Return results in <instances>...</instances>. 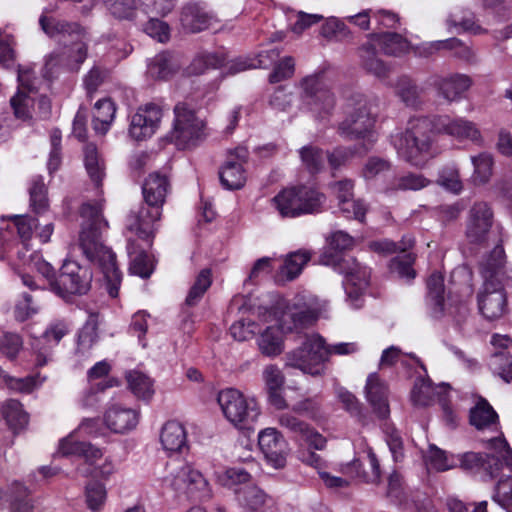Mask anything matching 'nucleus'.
I'll use <instances>...</instances> for the list:
<instances>
[{
  "label": "nucleus",
  "mask_w": 512,
  "mask_h": 512,
  "mask_svg": "<svg viewBox=\"0 0 512 512\" xmlns=\"http://www.w3.org/2000/svg\"><path fill=\"white\" fill-rule=\"evenodd\" d=\"M446 134L458 141L482 143V135L477 125L463 117L439 116L430 120L427 117L411 118L405 131L391 136V143L399 158L410 165L423 168L433 157V132Z\"/></svg>",
  "instance_id": "nucleus-1"
},
{
  "label": "nucleus",
  "mask_w": 512,
  "mask_h": 512,
  "mask_svg": "<svg viewBox=\"0 0 512 512\" xmlns=\"http://www.w3.org/2000/svg\"><path fill=\"white\" fill-rule=\"evenodd\" d=\"M80 213L83 219L79 236L80 248L86 258L100 268L105 289L110 297L116 298L122 273L117 266L115 253L100 241L102 230L107 227L102 216V206L99 202L84 203Z\"/></svg>",
  "instance_id": "nucleus-2"
},
{
  "label": "nucleus",
  "mask_w": 512,
  "mask_h": 512,
  "mask_svg": "<svg viewBox=\"0 0 512 512\" xmlns=\"http://www.w3.org/2000/svg\"><path fill=\"white\" fill-rule=\"evenodd\" d=\"M505 262L504 248L501 243H497L481 263L484 283L478 294V306L481 314L489 320L500 318L506 310Z\"/></svg>",
  "instance_id": "nucleus-3"
},
{
  "label": "nucleus",
  "mask_w": 512,
  "mask_h": 512,
  "mask_svg": "<svg viewBox=\"0 0 512 512\" xmlns=\"http://www.w3.org/2000/svg\"><path fill=\"white\" fill-rule=\"evenodd\" d=\"M39 24L44 33L50 38L70 37L76 42L70 48L67 59L60 53H51L44 65V78L51 79L57 66L65 65L71 69L78 68L87 58L86 32L77 22H69L42 14Z\"/></svg>",
  "instance_id": "nucleus-4"
},
{
  "label": "nucleus",
  "mask_w": 512,
  "mask_h": 512,
  "mask_svg": "<svg viewBox=\"0 0 512 512\" xmlns=\"http://www.w3.org/2000/svg\"><path fill=\"white\" fill-rule=\"evenodd\" d=\"M317 319V312L308 306L304 297L297 295L286 306L280 319V327H268L259 337L260 351L269 357L279 355L283 349V332L300 331L312 325Z\"/></svg>",
  "instance_id": "nucleus-5"
},
{
  "label": "nucleus",
  "mask_w": 512,
  "mask_h": 512,
  "mask_svg": "<svg viewBox=\"0 0 512 512\" xmlns=\"http://www.w3.org/2000/svg\"><path fill=\"white\" fill-rule=\"evenodd\" d=\"M325 202L324 193L307 185L284 188L271 199V205L280 217L291 219L321 213Z\"/></svg>",
  "instance_id": "nucleus-6"
},
{
  "label": "nucleus",
  "mask_w": 512,
  "mask_h": 512,
  "mask_svg": "<svg viewBox=\"0 0 512 512\" xmlns=\"http://www.w3.org/2000/svg\"><path fill=\"white\" fill-rule=\"evenodd\" d=\"M162 488L179 500H201L209 497L208 482L200 471L188 463L172 462L166 467Z\"/></svg>",
  "instance_id": "nucleus-7"
},
{
  "label": "nucleus",
  "mask_w": 512,
  "mask_h": 512,
  "mask_svg": "<svg viewBox=\"0 0 512 512\" xmlns=\"http://www.w3.org/2000/svg\"><path fill=\"white\" fill-rule=\"evenodd\" d=\"M217 403L225 419L234 428L254 430L261 415V407L254 397H247L236 388H225L218 392Z\"/></svg>",
  "instance_id": "nucleus-8"
},
{
  "label": "nucleus",
  "mask_w": 512,
  "mask_h": 512,
  "mask_svg": "<svg viewBox=\"0 0 512 512\" xmlns=\"http://www.w3.org/2000/svg\"><path fill=\"white\" fill-rule=\"evenodd\" d=\"M58 451L63 456H77L84 459V464L77 467V472L83 477L108 480L116 471L115 463L110 457L97 465L103 457V451L89 442L75 440L73 433L59 442Z\"/></svg>",
  "instance_id": "nucleus-9"
},
{
  "label": "nucleus",
  "mask_w": 512,
  "mask_h": 512,
  "mask_svg": "<svg viewBox=\"0 0 512 512\" xmlns=\"http://www.w3.org/2000/svg\"><path fill=\"white\" fill-rule=\"evenodd\" d=\"M173 112L172 129L166 135V139L175 144L178 149L194 147L206 138L205 122L187 103H177Z\"/></svg>",
  "instance_id": "nucleus-10"
},
{
  "label": "nucleus",
  "mask_w": 512,
  "mask_h": 512,
  "mask_svg": "<svg viewBox=\"0 0 512 512\" xmlns=\"http://www.w3.org/2000/svg\"><path fill=\"white\" fill-rule=\"evenodd\" d=\"M329 358L328 346L319 334L306 335L301 346L287 353L286 365L312 376L322 375Z\"/></svg>",
  "instance_id": "nucleus-11"
},
{
  "label": "nucleus",
  "mask_w": 512,
  "mask_h": 512,
  "mask_svg": "<svg viewBox=\"0 0 512 512\" xmlns=\"http://www.w3.org/2000/svg\"><path fill=\"white\" fill-rule=\"evenodd\" d=\"M300 88L303 104L316 117L325 118L333 111L335 96L329 88L324 70L304 77Z\"/></svg>",
  "instance_id": "nucleus-12"
},
{
  "label": "nucleus",
  "mask_w": 512,
  "mask_h": 512,
  "mask_svg": "<svg viewBox=\"0 0 512 512\" xmlns=\"http://www.w3.org/2000/svg\"><path fill=\"white\" fill-rule=\"evenodd\" d=\"M376 122V111L371 101L364 96H357L354 108L345 120L339 124V134L349 140L368 137L374 142L373 129Z\"/></svg>",
  "instance_id": "nucleus-13"
},
{
  "label": "nucleus",
  "mask_w": 512,
  "mask_h": 512,
  "mask_svg": "<svg viewBox=\"0 0 512 512\" xmlns=\"http://www.w3.org/2000/svg\"><path fill=\"white\" fill-rule=\"evenodd\" d=\"M426 303L434 318L450 315L460 320L467 313L464 301H453L452 297H445L444 276L440 272H433L426 282Z\"/></svg>",
  "instance_id": "nucleus-14"
},
{
  "label": "nucleus",
  "mask_w": 512,
  "mask_h": 512,
  "mask_svg": "<svg viewBox=\"0 0 512 512\" xmlns=\"http://www.w3.org/2000/svg\"><path fill=\"white\" fill-rule=\"evenodd\" d=\"M92 272L89 268L79 265L76 261H65L51 289L66 299L72 295L86 294L91 286Z\"/></svg>",
  "instance_id": "nucleus-15"
},
{
  "label": "nucleus",
  "mask_w": 512,
  "mask_h": 512,
  "mask_svg": "<svg viewBox=\"0 0 512 512\" xmlns=\"http://www.w3.org/2000/svg\"><path fill=\"white\" fill-rule=\"evenodd\" d=\"M336 270L345 275L343 286L352 307L360 308L363 293L369 285L370 269L348 257L338 261Z\"/></svg>",
  "instance_id": "nucleus-16"
},
{
  "label": "nucleus",
  "mask_w": 512,
  "mask_h": 512,
  "mask_svg": "<svg viewBox=\"0 0 512 512\" xmlns=\"http://www.w3.org/2000/svg\"><path fill=\"white\" fill-rule=\"evenodd\" d=\"M19 87L17 93L11 98L10 104L17 118L27 120L31 118L34 106V94L38 91L40 80L35 76L32 67H19Z\"/></svg>",
  "instance_id": "nucleus-17"
},
{
  "label": "nucleus",
  "mask_w": 512,
  "mask_h": 512,
  "mask_svg": "<svg viewBox=\"0 0 512 512\" xmlns=\"http://www.w3.org/2000/svg\"><path fill=\"white\" fill-rule=\"evenodd\" d=\"M162 118L160 106L147 103L131 117L129 135L136 141L150 138L158 129Z\"/></svg>",
  "instance_id": "nucleus-18"
},
{
  "label": "nucleus",
  "mask_w": 512,
  "mask_h": 512,
  "mask_svg": "<svg viewBox=\"0 0 512 512\" xmlns=\"http://www.w3.org/2000/svg\"><path fill=\"white\" fill-rule=\"evenodd\" d=\"M493 227V211L486 202H476L470 209L466 227L469 242L482 244Z\"/></svg>",
  "instance_id": "nucleus-19"
},
{
  "label": "nucleus",
  "mask_w": 512,
  "mask_h": 512,
  "mask_svg": "<svg viewBox=\"0 0 512 512\" xmlns=\"http://www.w3.org/2000/svg\"><path fill=\"white\" fill-rule=\"evenodd\" d=\"M160 217L159 207L145 203L130 211L127 216V228L139 238L148 239L154 234V224Z\"/></svg>",
  "instance_id": "nucleus-20"
},
{
  "label": "nucleus",
  "mask_w": 512,
  "mask_h": 512,
  "mask_svg": "<svg viewBox=\"0 0 512 512\" xmlns=\"http://www.w3.org/2000/svg\"><path fill=\"white\" fill-rule=\"evenodd\" d=\"M258 445L266 460L274 468H282L286 463V441L275 428H266L258 435Z\"/></svg>",
  "instance_id": "nucleus-21"
},
{
  "label": "nucleus",
  "mask_w": 512,
  "mask_h": 512,
  "mask_svg": "<svg viewBox=\"0 0 512 512\" xmlns=\"http://www.w3.org/2000/svg\"><path fill=\"white\" fill-rule=\"evenodd\" d=\"M140 416L139 409L114 404L105 412L104 423L112 432L125 434L137 427Z\"/></svg>",
  "instance_id": "nucleus-22"
},
{
  "label": "nucleus",
  "mask_w": 512,
  "mask_h": 512,
  "mask_svg": "<svg viewBox=\"0 0 512 512\" xmlns=\"http://www.w3.org/2000/svg\"><path fill=\"white\" fill-rule=\"evenodd\" d=\"M238 504L247 512H276L275 500L256 485L245 486L244 490H237Z\"/></svg>",
  "instance_id": "nucleus-23"
},
{
  "label": "nucleus",
  "mask_w": 512,
  "mask_h": 512,
  "mask_svg": "<svg viewBox=\"0 0 512 512\" xmlns=\"http://www.w3.org/2000/svg\"><path fill=\"white\" fill-rule=\"evenodd\" d=\"M433 85L444 99L453 102L459 100L462 94L469 89L471 79L464 74L437 76Z\"/></svg>",
  "instance_id": "nucleus-24"
},
{
  "label": "nucleus",
  "mask_w": 512,
  "mask_h": 512,
  "mask_svg": "<svg viewBox=\"0 0 512 512\" xmlns=\"http://www.w3.org/2000/svg\"><path fill=\"white\" fill-rule=\"evenodd\" d=\"M366 397L374 411L380 418H386L389 413V404L387 398V387L376 373H371L366 381Z\"/></svg>",
  "instance_id": "nucleus-25"
},
{
  "label": "nucleus",
  "mask_w": 512,
  "mask_h": 512,
  "mask_svg": "<svg viewBox=\"0 0 512 512\" xmlns=\"http://www.w3.org/2000/svg\"><path fill=\"white\" fill-rule=\"evenodd\" d=\"M213 16L198 4H187L181 10L182 28L190 33H197L210 27Z\"/></svg>",
  "instance_id": "nucleus-26"
},
{
  "label": "nucleus",
  "mask_w": 512,
  "mask_h": 512,
  "mask_svg": "<svg viewBox=\"0 0 512 512\" xmlns=\"http://www.w3.org/2000/svg\"><path fill=\"white\" fill-rule=\"evenodd\" d=\"M170 184L165 175L159 173L150 174L143 186L142 192L146 204L162 208L166 195L168 193Z\"/></svg>",
  "instance_id": "nucleus-27"
},
{
  "label": "nucleus",
  "mask_w": 512,
  "mask_h": 512,
  "mask_svg": "<svg viewBox=\"0 0 512 512\" xmlns=\"http://www.w3.org/2000/svg\"><path fill=\"white\" fill-rule=\"evenodd\" d=\"M219 177L222 186L228 190L242 188L247 179L243 161L234 156L229 157L220 168Z\"/></svg>",
  "instance_id": "nucleus-28"
},
{
  "label": "nucleus",
  "mask_w": 512,
  "mask_h": 512,
  "mask_svg": "<svg viewBox=\"0 0 512 512\" xmlns=\"http://www.w3.org/2000/svg\"><path fill=\"white\" fill-rule=\"evenodd\" d=\"M361 67L369 74L379 79H386L390 74V67L377 56L375 46L368 42L358 49Z\"/></svg>",
  "instance_id": "nucleus-29"
},
{
  "label": "nucleus",
  "mask_w": 512,
  "mask_h": 512,
  "mask_svg": "<svg viewBox=\"0 0 512 512\" xmlns=\"http://www.w3.org/2000/svg\"><path fill=\"white\" fill-rule=\"evenodd\" d=\"M160 442L167 452H181L187 445V433L184 426L174 420L166 422L161 429Z\"/></svg>",
  "instance_id": "nucleus-30"
},
{
  "label": "nucleus",
  "mask_w": 512,
  "mask_h": 512,
  "mask_svg": "<svg viewBox=\"0 0 512 512\" xmlns=\"http://www.w3.org/2000/svg\"><path fill=\"white\" fill-rule=\"evenodd\" d=\"M181 67L179 57L170 52H162L151 59L148 73L157 79H168Z\"/></svg>",
  "instance_id": "nucleus-31"
},
{
  "label": "nucleus",
  "mask_w": 512,
  "mask_h": 512,
  "mask_svg": "<svg viewBox=\"0 0 512 512\" xmlns=\"http://www.w3.org/2000/svg\"><path fill=\"white\" fill-rule=\"evenodd\" d=\"M369 38L381 48L384 54L389 56H400L410 49L409 41L398 33H373Z\"/></svg>",
  "instance_id": "nucleus-32"
},
{
  "label": "nucleus",
  "mask_w": 512,
  "mask_h": 512,
  "mask_svg": "<svg viewBox=\"0 0 512 512\" xmlns=\"http://www.w3.org/2000/svg\"><path fill=\"white\" fill-rule=\"evenodd\" d=\"M99 315L92 313L78 333L76 353L85 357L98 342Z\"/></svg>",
  "instance_id": "nucleus-33"
},
{
  "label": "nucleus",
  "mask_w": 512,
  "mask_h": 512,
  "mask_svg": "<svg viewBox=\"0 0 512 512\" xmlns=\"http://www.w3.org/2000/svg\"><path fill=\"white\" fill-rule=\"evenodd\" d=\"M311 254L306 250H298L287 255L284 265L278 273L279 281H292L297 278L304 266L310 261Z\"/></svg>",
  "instance_id": "nucleus-34"
},
{
  "label": "nucleus",
  "mask_w": 512,
  "mask_h": 512,
  "mask_svg": "<svg viewBox=\"0 0 512 512\" xmlns=\"http://www.w3.org/2000/svg\"><path fill=\"white\" fill-rule=\"evenodd\" d=\"M218 482L228 489L234 491L237 497V490H244L245 486L252 485L251 474L242 467H230L217 474Z\"/></svg>",
  "instance_id": "nucleus-35"
},
{
  "label": "nucleus",
  "mask_w": 512,
  "mask_h": 512,
  "mask_svg": "<svg viewBox=\"0 0 512 512\" xmlns=\"http://www.w3.org/2000/svg\"><path fill=\"white\" fill-rule=\"evenodd\" d=\"M125 378L129 389L138 399L151 400L155 390L154 382L148 375L137 370H131L126 373Z\"/></svg>",
  "instance_id": "nucleus-36"
},
{
  "label": "nucleus",
  "mask_w": 512,
  "mask_h": 512,
  "mask_svg": "<svg viewBox=\"0 0 512 512\" xmlns=\"http://www.w3.org/2000/svg\"><path fill=\"white\" fill-rule=\"evenodd\" d=\"M116 108L114 103L107 98L98 100L94 106L93 129L95 132L105 134L115 117Z\"/></svg>",
  "instance_id": "nucleus-37"
},
{
  "label": "nucleus",
  "mask_w": 512,
  "mask_h": 512,
  "mask_svg": "<svg viewBox=\"0 0 512 512\" xmlns=\"http://www.w3.org/2000/svg\"><path fill=\"white\" fill-rule=\"evenodd\" d=\"M498 415L493 407L481 399L470 411V423L478 430L491 428L497 425Z\"/></svg>",
  "instance_id": "nucleus-38"
},
{
  "label": "nucleus",
  "mask_w": 512,
  "mask_h": 512,
  "mask_svg": "<svg viewBox=\"0 0 512 512\" xmlns=\"http://www.w3.org/2000/svg\"><path fill=\"white\" fill-rule=\"evenodd\" d=\"M7 425L14 431L24 429L28 424V414L23 410L22 404L17 400L6 401L1 409Z\"/></svg>",
  "instance_id": "nucleus-39"
},
{
  "label": "nucleus",
  "mask_w": 512,
  "mask_h": 512,
  "mask_svg": "<svg viewBox=\"0 0 512 512\" xmlns=\"http://www.w3.org/2000/svg\"><path fill=\"white\" fill-rule=\"evenodd\" d=\"M431 181L419 173H407L395 178L385 189L386 193L396 191H417L429 186Z\"/></svg>",
  "instance_id": "nucleus-40"
},
{
  "label": "nucleus",
  "mask_w": 512,
  "mask_h": 512,
  "mask_svg": "<svg viewBox=\"0 0 512 512\" xmlns=\"http://www.w3.org/2000/svg\"><path fill=\"white\" fill-rule=\"evenodd\" d=\"M299 155L304 168L310 174L321 172L326 163V152L314 145L303 146L299 149Z\"/></svg>",
  "instance_id": "nucleus-41"
},
{
  "label": "nucleus",
  "mask_w": 512,
  "mask_h": 512,
  "mask_svg": "<svg viewBox=\"0 0 512 512\" xmlns=\"http://www.w3.org/2000/svg\"><path fill=\"white\" fill-rule=\"evenodd\" d=\"M111 15L120 20H136L138 18L139 0H105Z\"/></svg>",
  "instance_id": "nucleus-42"
},
{
  "label": "nucleus",
  "mask_w": 512,
  "mask_h": 512,
  "mask_svg": "<svg viewBox=\"0 0 512 512\" xmlns=\"http://www.w3.org/2000/svg\"><path fill=\"white\" fill-rule=\"evenodd\" d=\"M489 368L492 373L506 383L512 381V355L507 351L494 352L489 360Z\"/></svg>",
  "instance_id": "nucleus-43"
},
{
  "label": "nucleus",
  "mask_w": 512,
  "mask_h": 512,
  "mask_svg": "<svg viewBox=\"0 0 512 512\" xmlns=\"http://www.w3.org/2000/svg\"><path fill=\"white\" fill-rule=\"evenodd\" d=\"M84 495L89 510L99 512L103 509L107 499V490L104 484L99 481L88 482L85 486Z\"/></svg>",
  "instance_id": "nucleus-44"
},
{
  "label": "nucleus",
  "mask_w": 512,
  "mask_h": 512,
  "mask_svg": "<svg viewBox=\"0 0 512 512\" xmlns=\"http://www.w3.org/2000/svg\"><path fill=\"white\" fill-rule=\"evenodd\" d=\"M437 184L454 194L461 192L463 185L456 164L449 163L439 170Z\"/></svg>",
  "instance_id": "nucleus-45"
},
{
  "label": "nucleus",
  "mask_w": 512,
  "mask_h": 512,
  "mask_svg": "<svg viewBox=\"0 0 512 512\" xmlns=\"http://www.w3.org/2000/svg\"><path fill=\"white\" fill-rule=\"evenodd\" d=\"M84 163L91 180L99 185L104 177V165L99 158L95 145L87 144L85 146Z\"/></svg>",
  "instance_id": "nucleus-46"
},
{
  "label": "nucleus",
  "mask_w": 512,
  "mask_h": 512,
  "mask_svg": "<svg viewBox=\"0 0 512 512\" xmlns=\"http://www.w3.org/2000/svg\"><path fill=\"white\" fill-rule=\"evenodd\" d=\"M425 460L429 468L438 472L447 471L457 466V461L454 456L448 457L445 451L435 445L429 446Z\"/></svg>",
  "instance_id": "nucleus-47"
},
{
  "label": "nucleus",
  "mask_w": 512,
  "mask_h": 512,
  "mask_svg": "<svg viewBox=\"0 0 512 512\" xmlns=\"http://www.w3.org/2000/svg\"><path fill=\"white\" fill-rule=\"evenodd\" d=\"M395 91L406 106L414 107L418 104L419 89L410 77L400 76L395 83Z\"/></svg>",
  "instance_id": "nucleus-48"
},
{
  "label": "nucleus",
  "mask_w": 512,
  "mask_h": 512,
  "mask_svg": "<svg viewBox=\"0 0 512 512\" xmlns=\"http://www.w3.org/2000/svg\"><path fill=\"white\" fill-rule=\"evenodd\" d=\"M212 284L211 270L203 269L198 274L194 284L190 288L186 297V304L188 306H195L202 299L206 291Z\"/></svg>",
  "instance_id": "nucleus-49"
},
{
  "label": "nucleus",
  "mask_w": 512,
  "mask_h": 512,
  "mask_svg": "<svg viewBox=\"0 0 512 512\" xmlns=\"http://www.w3.org/2000/svg\"><path fill=\"white\" fill-rule=\"evenodd\" d=\"M401 253L390 261V270L397 273L400 278L411 281L416 277V271L413 269L415 256L407 250Z\"/></svg>",
  "instance_id": "nucleus-50"
},
{
  "label": "nucleus",
  "mask_w": 512,
  "mask_h": 512,
  "mask_svg": "<svg viewBox=\"0 0 512 512\" xmlns=\"http://www.w3.org/2000/svg\"><path fill=\"white\" fill-rule=\"evenodd\" d=\"M225 62V57L222 54L215 52H204L198 54L190 65V70L194 74H201L206 69L218 68Z\"/></svg>",
  "instance_id": "nucleus-51"
},
{
  "label": "nucleus",
  "mask_w": 512,
  "mask_h": 512,
  "mask_svg": "<svg viewBox=\"0 0 512 512\" xmlns=\"http://www.w3.org/2000/svg\"><path fill=\"white\" fill-rule=\"evenodd\" d=\"M175 7V0H139V11L145 16H167Z\"/></svg>",
  "instance_id": "nucleus-52"
},
{
  "label": "nucleus",
  "mask_w": 512,
  "mask_h": 512,
  "mask_svg": "<svg viewBox=\"0 0 512 512\" xmlns=\"http://www.w3.org/2000/svg\"><path fill=\"white\" fill-rule=\"evenodd\" d=\"M391 162L387 159L372 156L370 157L362 168V176L365 180H375L380 176H384L391 170Z\"/></svg>",
  "instance_id": "nucleus-53"
},
{
  "label": "nucleus",
  "mask_w": 512,
  "mask_h": 512,
  "mask_svg": "<svg viewBox=\"0 0 512 512\" xmlns=\"http://www.w3.org/2000/svg\"><path fill=\"white\" fill-rule=\"evenodd\" d=\"M434 399V389L429 380L419 378L416 380L411 392V401L417 406H428Z\"/></svg>",
  "instance_id": "nucleus-54"
},
{
  "label": "nucleus",
  "mask_w": 512,
  "mask_h": 512,
  "mask_svg": "<svg viewBox=\"0 0 512 512\" xmlns=\"http://www.w3.org/2000/svg\"><path fill=\"white\" fill-rule=\"evenodd\" d=\"M148 21L144 25V32L151 38L156 39L158 42L165 43L170 38L169 25L160 20V16H147Z\"/></svg>",
  "instance_id": "nucleus-55"
},
{
  "label": "nucleus",
  "mask_w": 512,
  "mask_h": 512,
  "mask_svg": "<svg viewBox=\"0 0 512 512\" xmlns=\"http://www.w3.org/2000/svg\"><path fill=\"white\" fill-rule=\"evenodd\" d=\"M471 161L474 166L476 180L482 184L486 183L492 175V156L488 153H481L477 156H472Z\"/></svg>",
  "instance_id": "nucleus-56"
},
{
  "label": "nucleus",
  "mask_w": 512,
  "mask_h": 512,
  "mask_svg": "<svg viewBox=\"0 0 512 512\" xmlns=\"http://www.w3.org/2000/svg\"><path fill=\"white\" fill-rule=\"evenodd\" d=\"M492 500L503 509H509L512 506V476L497 482Z\"/></svg>",
  "instance_id": "nucleus-57"
},
{
  "label": "nucleus",
  "mask_w": 512,
  "mask_h": 512,
  "mask_svg": "<svg viewBox=\"0 0 512 512\" xmlns=\"http://www.w3.org/2000/svg\"><path fill=\"white\" fill-rule=\"evenodd\" d=\"M454 457L457 461V465L459 464L463 470L469 472H480L482 466H485V454L482 453L466 452Z\"/></svg>",
  "instance_id": "nucleus-58"
},
{
  "label": "nucleus",
  "mask_w": 512,
  "mask_h": 512,
  "mask_svg": "<svg viewBox=\"0 0 512 512\" xmlns=\"http://www.w3.org/2000/svg\"><path fill=\"white\" fill-rule=\"evenodd\" d=\"M13 493L11 512H33L34 506L28 499L27 489L23 485L15 483Z\"/></svg>",
  "instance_id": "nucleus-59"
},
{
  "label": "nucleus",
  "mask_w": 512,
  "mask_h": 512,
  "mask_svg": "<svg viewBox=\"0 0 512 512\" xmlns=\"http://www.w3.org/2000/svg\"><path fill=\"white\" fill-rule=\"evenodd\" d=\"M340 211L346 218L364 221L367 207L362 200H354L353 197L338 203Z\"/></svg>",
  "instance_id": "nucleus-60"
},
{
  "label": "nucleus",
  "mask_w": 512,
  "mask_h": 512,
  "mask_svg": "<svg viewBox=\"0 0 512 512\" xmlns=\"http://www.w3.org/2000/svg\"><path fill=\"white\" fill-rule=\"evenodd\" d=\"M38 310L39 305L33 299V296L25 292L15 306V315L17 319L24 321L37 313Z\"/></svg>",
  "instance_id": "nucleus-61"
},
{
  "label": "nucleus",
  "mask_w": 512,
  "mask_h": 512,
  "mask_svg": "<svg viewBox=\"0 0 512 512\" xmlns=\"http://www.w3.org/2000/svg\"><path fill=\"white\" fill-rule=\"evenodd\" d=\"M11 218L14 220V225L22 243L26 245L37 226L36 219L27 215H14Z\"/></svg>",
  "instance_id": "nucleus-62"
},
{
  "label": "nucleus",
  "mask_w": 512,
  "mask_h": 512,
  "mask_svg": "<svg viewBox=\"0 0 512 512\" xmlns=\"http://www.w3.org/2000/svg\"><path fill=\"white\" fill-rule=\"evenodd\" d=\"M295 62L290 56L283 58L281 61L275 63L273 72L269 75L271 83H278L282 80L290 78L294 74Z\"/></svg>",
  "instance_id": "nucleus-63"
},
{
  "label": "nucleus",
  "mask_w": 512,
  "mask_h": 512,
  "mask_svg": "<svg viewBox=\"0 0 512 512\" xmlns=\"http://www.w3.org/2000/svg\"><path fill=\"white\" fill-rule=\"evenodd\" d=\"M487 448L498 453L508 468H512V450L504 437H492L487 440Z\"/></svg>",
  "instance_id": "nucleus-64"
}]
</instances>
